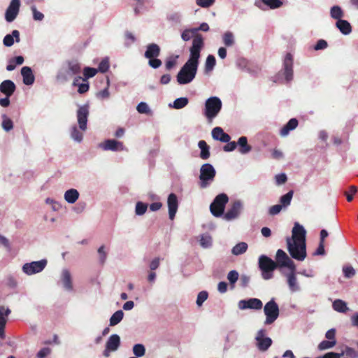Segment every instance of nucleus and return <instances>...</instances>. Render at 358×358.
I'll use <instances>...</instances> for the list:
<instances>
[{"mask_svg":"<svg viewBox=\"0 0 358 358\" xmlns=\"http://www.w3.org/2000/svg\"><path fill=\"white\" fill-rule=\"evenodd\" d=\"M203 45L204 42L201 35L196 36L192 40V45L189 49L190 57L177 75V81L180 85L188 84L195 78L200 52Z\"/></svg>","mask_w":358,"mask_h":358,"instance_id":"f257e3e1","label":"nucleus"},{"mask_svg":"<svg viewBox=\"0 0 358 358\" xmlns=\"http://www.w3.org/2000/svg\"><path fill=\"white\" fill-rule=\"evenodd\" d=\"M222 101L217 96H211L206 99L203 114L209 122L217 116L222 109Z\"/></svg>","mask_w":358,"mask_h":358,"instance_id":"f03ea898","label":"nucleus"},{"mask_svg":"<svg viewBox=\"0 0 358 358\" xmlns=\"http://www.w3.org/2000/svg\"><path fill=\"white\" fill-rule=\"evenodd\" d=\"M287 250L291 257L298 261H303L306 257V244L303 241L297 242L287 238Z\"/></svg>","mask_w":358,"mask_h":358,"instance_id":"7ed1b4c3","label":"nucleus"},{"mask_svg":"<svg viewBox=\"0 0 358 358\" xmlns=\"http://www.w3.org/2000/svg\"><path fill=\"white\" fill-rule=\"evenodd\" d=\"M215 175L216 171L213 165L208 163L203 164L200 169V187H207L214 180Z\"/></svg>","mask_w":358,"mask_h":358,"instance_id":"20e7f679","label":"nucleus"},{"mask_svg":"<svg viewBox=\"0 0 358 358\" xmlns=\"http://www.w3.org/2000/svg\"><path fill=\"white\" fill-rule=\"evenodd\" d=\"M259 267L264 280L271 279L273 277V271L277 268V264L266 255H261L259 258Z\"/></svg>","mask_w":358,"mask_h":358,"instance_id":"39448f33","label":"nucleus"},{"mask_svg":"<svg viewBox=\"0 0 358 358\" xmlns=\"http://www.w3.org/2000/svg\"><path fill=\"white\" fill-rule=\"evenodd\" d=\"M228 201L229 198L226 194H218L210 206L211 213L217 217L222 215Z\"/></svg>","mask_w":358,"mask_h":358,"instance_id":"423d86ee","label":"nucleus"},{"mask_svg":"<svg viewBox=\"0 0 358 358\" xmlns=\"http://www.w3.org/2000/svg\"><path fill=\"white\" fill-rule=\"evenodd\" d=\"M266 315L265 324L273 323L279 316V307L273 299L266 303L264 308Z\"/></svg>","mask_w":358,"mask_h":358,"instance_id":"0eeeda50","label":"nucleus"},{"mask_svg":"<svg viewBox=\"0 0 358 358\" xmlns=\"http://www.w3.org/2000/svg\"><path fill=\"white\" fill-rule=\"evenodd\" d=\"M275 263L277 264V267H286L292 271L296 270L294 262L289 257L286 252L281 249L278 250L276 252Z\"/></svg>","mask_w":358,"mask_h":358,"instance_id":"6e6552de","label":"nucleus"},{"mask_svg":"<svg viewBox=\"0 0 358 358\" xmlns=\"http://www.w3.org/2000/svg\"><path fill=\"white\" fill-rule=\"evenodd\" d=\"M46 259L26 263L22 266V271L24 273L31 275L42 271L46 266Z\"/></svg>","mask_w":358,"mask_h":358,"instance_id":"1a4fd4ad","label":"nucleus"},{"mask_svg":"<svg viewBox=\"0 0 358 358\" xmlns=\"http://www.w3.org/2000/svg\"><path fill=\"white\" fill-rule=\"evenodd\" d=\"M89 105L85 104L78 108L77 110V120L79 128L85 131L87 129V119L90 114Z\"/></svg>","mask_w":358,"mask_h":358,"instance_id":"9d476101","label":"nucleus"},{"mask_svg":"<svg viewBox=\"0 0 358 358\" xmlns=\"http://www.w3.org/2000/svg\"><path fill=\"white\" fill-rule=\"evenodd\" d=\"M120 345V336L117 334L111 335L106 343V348L103 352V355L106 357H108L110 352L116 351Z\"/></svg>","mask_w":358,"mask_h":358,"instance_id":"9b49d317","label":"nucleus"},{"mask_svg":"<svg viewBox=\"0 0 358 358\" xmlns=\"http://www.w3.org/2000/svg\"><path fill=\"white\" fill-rule=\"evenodd\" d=\"M20 6V0H12L6 9L5 17L7 22H13L17 17Z\"/></svg>","mask_w":358,"mask_h":358,"instance_id":"f8f14e48","label":"nucleus"},{"mask_svg":"<svg viewBox=\"0 0 358 358\" xmlns=\"http://www.w3.org/2000/svg\"><path fill=\"white\" fill-rule=\"evenodd\" d=\"M238 308L241 310L245 309H255L260 310L262 308L263 303L259 299L252 298L248 300H241L238 302Z\"/></svg>","mask_w":358,"mask_h":358,"instance_id":"ddd939ff","label":"nucleus"},{"mask_svg":"<svg viewBox=\"0 0 358 358\" xmlns=\"http://www.w3.org/2000/svg\"><path fill=\"white\" fill-rule=\"evenodd\" d=\"M265 331L261 329L256 336L257 345L261 351H266L272 344V340L269 337H264Z\"/></svg>","mask_w":358,"mask_h":358,"instance_id":"4468645a","label":"nucleus"},{"mask_svg":"<svg viewBox=\"0 0 358 358\" xmlns=\"http://www.w3.org/2000/svg\"><path fill=\"white\" fill-rule=\"evenodd\" d=\"M99 147L103 150L122 151L124 149L123 143L120 141L108 139L99 143Z\"/></svg>","mask_w":358,"mask_h":358,"instance_id":"2eb2a0df","label":"nucleus"},{"mask_svg":"<svg viewBox=\"0 0 358 358\" xmlns=\"http://www.w3.org/2000/svg\"><path fill=\"white\" fill-rule=\"evenodd\" d=\"M284 76L287 82L293 79V57L291 53H287L285 55L284 62Z\"/></svg>","mask_w":358,"mask_h":358,"instance_id":"dca6fc26","label":"nucleus"},{"mask_svg":"<svg viewBox=\"0 0 358 358\" xmlns=\"http://www.w3.org/2000/svg\"><path fill=\"white\" fill-rule=\"evenodd\" d=\"M167 205L169 208V219L173 220L178 208V201L177 196L174 193H171L167 199Z\"/></svg>","mask_w":358,"mask_h":358,"instance_id":"f3484780","label":"nucleus"},{"mask_svg":"<svg viewBox=\"0 0 358 358\" xmlns=\"http://www.w3.org/2000/svg\"><path fill=\"white\" fill-rule=\"evenodd\" d=\"M291 240L297 242L303 241L306 243V230L303 226L300 225L297 222L294 224V226L292 229V236Z\"/></svg>","mask_w":358,"mask_h":358,"instance_id":"a211bd4d","label":"nucleus"},{"mask_svg":"<svg viewBox=\"0 0 358 358\" xmlns=\"http://www.w3.org/2000/svg\"><path fill=\"white\" fill-rule=\"evenodd\" d=\"M241 208L242 205L239 201L234 202L231 207L224 214V218L228 221L236 218L241 212Z\"/></svg>","mask_w":358,"mask_h":358,"instance_id":"6ab92c4d","label":"nucleus"},{"mask_svg":"<svg viewBox=\"0 0 358 358\" xmlns=\"http://www.w3.org/2000/svg\"><path fill=\"white\" fill-rule=\"evenodd\" d=\"M10 310L3 306H0V338L5 337V327L7 322V317L10 313Z\"/></svg>","mask_w":358,"mask_h":358,"instance_id":"aec40b11","label":"nucleus"},{"mask_svg":"<svg viewBox=\"0 0 358 358\" xmlns=\"http://www.w3.org/2000/svg\"><path fill=\"white\" fill-rule=\"evenodd\" d=\"M16 90L15 84L10 80H3L0 84V92L6 96H11Z\"/></svg>","mask_w":358,"mask_h":358,"instance_id":"412c9836","label":"nucleus"},{"mask_svg":"<svg viewBox=\"0 0 358 358\" xmlns=\"http://www.w3.org/2000/svg\"><path fill=\"white\" fill-rule=\"evenodd\" d=\"M161 52L160 47L156 43H150L146 47L144 56L147 59L158 57Z\"/></svg>","mask_w":358,"mask_h":358,"instance_id":"4be33fe9","label":"nucleus"},{"mask_svg":"<svg viewBox=\"0 0 358 358\" xmlns=\"http://www.w3.org/2000/svg\"><path fill=\"white\" fill-rule=\"evenodd\" d=\"M21 74L23 77V83L27 85H32L34 82L35 78L33 74L32 70L29 66H24L21 69Z\"/></svg>","mask_w":358,"mask_h":358,"instance_id":"5701e85b","label":"nucleus"},{"mask_svg":"<svg viewBox=\"0 0 358 358\" xmlns=\"http://www.w3.org/2000/svg\"><path fill=\"white\" fill-rule=\"evenodd\" d=\"M298 123V120L296 118L290 119L288 122L281 129L280 134L282 136H287L290 131L296 128Z\"/></svg>","mask_w":358,"mask_h":358,"instance_id":"b1692460","label":"nucleus"},{"mask_svg":"<svg viewBox=\"0 0 358 358\" xmlns=\"http://www.w3.org/2000/svg\"><path fill=\"white\" fill-rule=\"evenodd\" d=\"M336 27L344 35H348L352 32V26L345 20H339L336 23Z\"/></svg>","mask_w":358,"mask_h":358,"instance_id":"393cba45","label":"nucleus"},{"mask_svg":"<svg viewBox=\"0 0 358 358\" xmlns=\"http://www.w3.org/2000/svg\"><path fill=\"white\" fill-rule=\"evenodd\" d=\"M62 282L64 285V287L66 289L69 290V291L73 289L71 275L70 272L66 269H64L62 271Z\"/></svg>","mask_w":358,"mask_h":358,"instance_id":"a878e982","label":"nucleus"},{"mask_svg":"<svg viewBox=\"0 0 358 358\" xmlns=\"http://www.w3.org/2000/svg\"><path fill=\"white\" fill-rule=\"evenodd\" d=\"M294 272L295 271H291V273L287 275L289 288L293 292L299 290V286L298 285L297 279Z\"/></svg>","mask_w":358,"mask_h":358,"instance_id":"bb28decb","label":"nucleus"},{"mask_svg":"<svg viewBox=\"0 0 358 358\" xmlns=\"http://www.w3.org/2000/svg\"><path fill=\"white\" fill-rule=\"evenodd\" d=\"M14 38L16 42L20 41V32L17 30H13L12 34H7L3 41V45L6 47H10L14 43Z\"/></svg>","mask_w":358,"mask_h":358,"instance_id":"cd10ccee","label":"nucleus"},{"mask_svg":"<svg viewBox=\"0 0 358 358\" xmlns=\"http://www.w3.org/2000/svg\"><path fill=\"white\" fill-rule=\"evenodd\" d=\"M81 71V66L79 62L76 60L70 61L68 62V69L66 73L69 76H74L80 73Z\"/></svg>","mask_w":358,"mask_h":358,"instance_id":"c85d7f7f","label":"nucleus"},{"mask_svg":"<svg viewBox=\"0 0 358 358\" xmlns=\"http://www.w3.org/2000/svg\"><path fill=\"white\" fill-rule=\"evenodd\" d=\"M236 143L239 145L238 151L241 154H247L252 150V147L248 143V138L245 136L240 137Z\"/></svg>","mask_w":358,"mask_h":358,"instance_id":"c756f323","label":"nucleus"},{"mask_svg":"<svg viewBox=\"0 0 358 358\" xmlns=\"http://www.w3.org/2000/svg\"><path fill=\"white\" fill-rule=\"evenodd\" d=\"M199 148L201 149L200 157L202 159L206 160L210 157V147L208 145L206 142L201 140L198 143Z\"/></svg>","mask_w":358,"mask_h":358,"instance_id":"7c9ffc66","label":"nucleus"},{"mask_svg":"<svg viewBox=\"0 0 358 358\" xmlns=\"http://www.w3.org/2000/svg\"><path fill=\"white\" fill-rule=\"evenodd\" d=\"M78 197L79 193L76 189H70L64 194V199L69 203H74Z\"/></svg>","mask_w":358,"mask_h":358,"instance_id":"2f4dec72","label":"nucleus"},{"mask_svg":"<svg viewBox=\"0 0 358 358\" xmlns=\"http://www.w3.org/2000/svg\"><path fill=\"white\" fill-rule=\"evenodd\" d=\"M334 310L338 313H346L348 310L347 303L341 299H336L332 304Z\"/></svg>","mask_w":358,"mask_h":358,"instance_id":"473e14b6","label":"nucleus"},{"mask_svg":"<svg viewBox=\"0 0 358 358\" xmlns=\"http://www.w3.org/2000/svg\"><path fill=\"white\" fill-rule=\"evenodd\" d=\"M222 42L226 47H231L235 44L234 35L231 31H226L222 35Z\"/></svg>","mask_w":358,"mask_h":358,"instance_id":"72a5a7b5","label":"nucleus"},{"mask_svg":"<svg viewBox=\"0 0 358 358\" xmlns=\"http://www.w3.org/2000/svg\"><path fill=\"white\" fill-rule=\"evenodd\" d=\"M124 317V313L122 310H117L115 313L112 315L110 318V326H115L118 323H120Z\"/></svg>","mask_w":358,"mask_h":358,"instance_id":"f704fd0d","label":"nucleus"},{"mask_svg":"<svg viewBox=\"0 0 358 358\" xmlns=\"http://www.w3.org/2000/svg\"><path fill=\"white\" fill-rule=\"evenodd\" d=\"M331 17L333 19L339 20L344 16L343 10L338 6H334L330 10Z\"/></svg>","mask_w":358,"mask_h":358,"instance_id":"c9c22d12","label":"nucleus"},{"mask_svg":"<svg viewBox=\"0 0 358 358\" xmlns=\"http://www.w3.org/2000/svg\"><path fill=\"white\" fill-rule=\"evenodd\" d=\"M248 249V244L245 242H241L236 244L231 250V252L234 255H239L246 252Z\"/></svg>","mask_w":358,"mask_h":358,"instance_id":"e433bc0d","label":"nucleus"},{"mask_svg":"<svg viewBox=\"0 0 358 358\" xmlns=\"http://www.w3.org/2000/svg\"><path fill=\"white\" fill-rule=\"evenodd\" d=\"M293 194L294 192L292 190H290L287 194L280 197V205L282 206L283 208H286L290 205L292 199L293 197Z\"/></svg>","mask_w":358,"mask_h":358,"instance_id":"4c0bfd02","label":"nucleus"},{"mask_svg":"<svg viewBox=\"0 0 358 358\" xmlns=\"http://www.w3.org/2000/svg\"><path fill=\"white\" fill-rule=\"evenodd\" d=\"M341 357L345 355L348 358H358V352L355 349L346 346L345 349L339 353Z\"/></svg>","mask_w":358,"mask_h":358,"instance_id":"58836bf2","label":"nucleus"},{"mask_svg":"<svg viewBox=\"0 0 358 358\" xmlns=\"http://www.w3.org/2000/svg\"><path fill=\"white\" fill-rule=\"evenodd\" d=\"M189 100L186 97L176 99L173 103L172 107L176 109H181L188 104Z\"/></svg>","mask_w":358,"mask_h":358,"instance_id":"ea45409f","label":"nucleus"},{"mask_svg":"<svg viewBox=\"0 0 358 358\" xmlns=\"http://www.w3.org/2000/svg\"><path fill=\"white\" fill-rule=\"evenodd\" d=\"M97 72L98 70L92 67H85L83 69V81H87V79L94 77Z\"/></svg>","mask_w":358,"mask_h":358,"instance_id":"a19ab883","label":"nucleus"},{"mask_svg":"<svg viewBox=\"0 0 358 358\" xmlns=\"http://www.w3.org/2000/svg\"><path fill=\"white\" fill-rule=\"evenodd\" d=\"M197 35H199V34H196V32L194 31V29H185L183 31V32L181 34V37L183 41H187L190 40L192 38H193V39H194V37Z\"/></svg>","mask_w":358,"mask_h":358,"instance_id":"79ce46f5","label":"nucleus"},{"mask_svg":"<svg viewBox=\"0 0 358 358\" xmlns=\"http://www.w3.org/2000/svg\"><path fill=\"white\" fill-rule=\"evenodd\" d=\"M2 117H3V121H2V124H1L2 128L6 131H9L11 129H13V121L10 118H8L6 115H3L2 116Z\"/></svg>","mask_w":358,"mask_h":358,"instance_id":"37998d69","label":"nucleus"},{"mask_svg":"<svg viewBox=\"0 0 358 358\" xmlns=\"http://www.w3.org/2000/svg\"><path fill=\"white\" fill-rule=\"evenodd\" d=\"M336 344V341H322L319 345H318V349L320 350H325L329 348H333Z\"/></svg>","mask_w":358,"mask_h":358,"instance_id":"c03bdc74","label":"nucleus"},{"mask_svg":"<svg viewBox=\"0 0 358 358\" xmlns=\"http://www.w3.org/2000/svg\"><path fill=\"white\" fill-rule=\"evenodd\" d=\"M71 136L73 139L78 142H80L83 138V134L78 129L76 126H73L72 127L71 131Z\"/></svg>","mask_w":358,"mask_h":358,"instance_id":"a18cd8bd","label":"nucleus"},{"mask_svg":"<svg viewBox=\"0 0 358 358\" xmlns=\"http://www.w3.org/2000/svg\"><path fill=\"white\" fill-rule=\"evenodd\" d=\"M147 208L148 205L146 203L141 201H138L136 204V214L138 215H142L146 212Z\"/></svg>","mask_w":358,"mask_h":358,"instance_id":"49530a36","label":"nucleus"},{"mask_svg":"<svg viewBox=\"0 0 358 358\" xmlns=\"http://www.w3.org/2000/svg\"><path fill=\"white\" fill-rule=\"evenodd\" d=\"M133 352L136 357H143L145 353V348L142 344H136L133 347Z\"/></svg>","mask_w":358,"mask_h":358,"instance_id":"de8ad7c7","label":"nucleus"},{"mask_svg":"<svg viewBox=\"0 0 358 358\" xmlns=\"http://www.w3.org/2000/svg\"><path fill=\"white\" fill-rule=\"evenodd\" d=\"M215 63H216V60H215V57L212 55H209L207 57V59L206 61V69L207 71H211L214 68Z\"/></svg>","mask_w":358,"mask_h":358,"instance_id":"09e8293b","label":"nucleus"},{"mask_svg":"<svg viewBox=\"0 0 358 358\" xmlns=\"http://www.w3.org/2000/svg\"><path fill=\"white\" fill-rule=\"evenodd\" d=\"M266 5L271 8H277L282 6V3L280 0H262Z\"/></svg>","mask_w":358,"mask_h":358,"instance_id":"8fccbe9b","label":"nucleus"},{"mask_svg":"<svg viewBox=\"0 0 358 358\" xmlns=\"http://www.w3.org/2000/svg\"><path fill=\"white\" fill-rule=\"evenodd\" d=\"M208 294L206 291H201L198 294L196 299V304L201 306L203 303L208 299Z\"/></svg>","mask_w":358,"mask_h":358,"instance_id":"3c124183","label":"nucleus"},{"mask_svg":"<svg viewBox=\"0 0 358 358\" xmlns=\"http://www.w3.org/2000/svg\"><path fill=\"white\" fill-rule=\"evenodd\" d=\"M137 111L141 114H148L150 113V108L148 104L145 102H141L136 107Z\"/></svg>","mask_w":358,"mask_h":358,"instance_id":"603ef678","label":"nucleus"},{"mask_svg":"<svg viewBox=\"0 0 358 358\" xmlns=\"http://www.w3.org/2000/svg\"><path fill=\"white\" fill-rule=\"evenodd\" d=\"M349 192L350 193L345 192V195L346 196L347 201L350 202L353 200V195L357 192V187L355 185H352L349 188Z\"/></svg>","mask_w":358,"mask_h":358,"instance_id":"864d4df0","label":"nucleus"},{"mask_svg":"<svg viewBox=\"0 0 358 358\" xmlns=\"http://www.w3.org/2000/svg\"><path fill=\"white\" fill-rule=\"evenodd\" d=\"M109 69V62L107 59H103L99 64L98 71L106 73Z\"/></svg>","mask_w":358,"mask_h":358,"instance_id":"5fc2aeb1","label":"nucleus"},{"mask_svg":"<svg viewBox=\"0 0 358 358\" xmlns=\"http://www.w3.org/2000/svg\"><path fill=\"white\" fill-rule=\"evenodd\" d=\"M227 279L231 285L234 284L238 279V273L235 270L231 271L227 275Z\"/></svg>","mask_w":358,"mask_h":358,"instance_id":"6e6d98bb","label":"nucleus"},{"mask_svg":"<svg viewBox=\"0 0 358 358\" xmlns=\"http://www.w3.org/2000/svg\"><path fill=\"white\" fill-rule=\"evenodd\" d=\"M215 0H196V4L202 8H208L211 6Z\"/></svg>","mask_w":358,"mask_h":358,"instance_id":"4d7b16f0","label":"nucleus"},{"mask_svg":"<svg viewBox=\"0 0 358 358\" xmlns=\"http://www.w3.org/2000/svg\"><path fill=\"white\" fill-rule=\"evenodd\" d=\"M282 208V206L280 204H276L271 206L268 209V213L271 215H275L278 214Z\"/></svg>","mask_w":358,"mask_h":358,"instance_id":"13d9d810","label":"nucleus"},{"mask_svg":"<svg viewBox=\"0 0 358 358\" xmlns=\"http://www.w3.org/2000/svg\"><path fill=\"white\" fill-rule=\"evenodd\" d=\"M148 64L153 69H157L159 68L162 62L159 59H157V57H152V59H148Z\"/></svg>","mask_w":358,"mask_h":358,"instance_id":"bf43d9fd","label":"nucleus"},{"mask_svg":"<svg viewBox=\"0 0 358 358\" xmlns=\"http://www.w3.org/2000/svg\"><path fill=\"white\" fill-rule=\"evenodd\" d=\"M224 131L221 127H217L212 130V136L215 140H218L223 134Z\"/></svg>","mask_w":358,"mask_h":358,"instance_id":"052dcab7","label":"nucleus"},{"mask_svg":"<svg viewBox=\"0 0 358 358\" xmlns=\"http://www.w3.org/2000/svg\"><path fill=\"white\" fill-rule=\"evenodd\" d=\"M98 253L99 255V261L101 264H103L106 260L107 254L104 251V246L102 245L98 249Z\"/></svg>","mask_w":358,"mask_h":358,"instance_id":"680f3d73","label":"nucleus"},{"mask_svg":"<svg viewBox=\"0 0 358 358\" xmlns=\"http://www.w3.org/2000/svg\"><path fill=\"white\" fill-rule=\"evenodd\" d=\"M343 271L345 277L348 278L352 277L355 274V271L352 266L344 267Z\"/></svg>","mask_w":358,"mask_h":358,"instance_id":"e2e57ef3","label":"nucleus"},{"mask_svg":"<svg viewBox=\"0 0 358 358\" xmlns=\"http://www.w3.org/2000/svg\"><path fill=\"white\" fill-rule=\"evenodd\" d=\"M31 10L33 13V17L35 20L41 21L44 18V15L42 13L38 11L35 6L31 8Z\"/></svg>","mask_w":358,"mask_h":358,"instance_id":"0e129e2a","label":"nucleus"},{"mask_svg":"<svg viewBox=\"0 0 358 358\" xmlns=\"http://www.w3.org/2000/svg\"><path fill=\"white\" fill-rule=\"evenodd\" d=\"M236 147L237 143L235 141H229L223 147V150L225 152H231L234 150L236 148Z\"/></svg>","mask_w":358,"mask_h":358,"instance_id":"69168bd1","label":"nucleus"},{"mask_svg":"<svg viewBox=\"0 0 358 358\" xmlns=\"http://www.w3.org/2000/svg\"><path fill=\"white\" fill-rule=\"evenodd\" d=\"M327 42L323 39L319 40L315 44L314 49L315 50H323L327 47Z\"/></svg>","mask_w":358,"mask_h":358,"instance_id":"338daca9","label":"nucleus"},{"mask_svg":"<svg viewBox=\"0 0 358 358\" xmlns=\"http://www.w3.org/2000/svg\"><path fill=\"white\" fill-rule=\"evenodd\" d=\"M50 352L51 350L49 348H43L38 352L36 356L38 358H45Z\"/></svg>","mask_w":358,"mask_h":358,"instance_id":"774afa93","label":"nucleus"}]
</instances>
